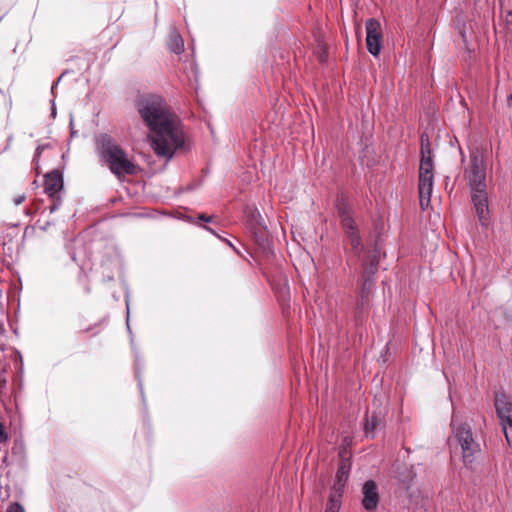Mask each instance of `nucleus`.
<instances>
[{"instance_id": "6", "label": "nucleus", "mask_w": 512, "mask_h": 512, "mask_svg": "<svg viewBox=\"0 0 512 512\" xmlns=\"http://www.w3.org/2000/svg\"><path fill=\"white\" fill-rule=\"evenodd\" d=\"M465 176L471 189L486 188V166L481 154L472 153L470 155Z\"/></svg>"}, {"instance_id": "22", "label": "nucleus", "mask_w": 512, "mask_h": 512, "mask_svg": "<svg viewBox=\"0 0 512 512\" xmlns=\"http://www.w3.org/2000/svg\"><path fill=\"white\" fill-rule=\"evenodd\" d=\"M351 443H352V440L349 437H345L343 439V443L340 447L339 452L344 451V453H350V451H348V447L351 445Z\"/></svg>"}, {"instance_id": "14", "label": "nucleus", "mask_w": 512, "mask_h": 512, "mask_svg": "<svg viewBox=\"0 0 512 512\" xmlns=\"http://www.w3.org/2000/svg\"><path fill=\"white\" fill-rule=\"evenodd\" d=\"M343 492L331 490L325 512H339L342 504Z\"/></svg>"}, {"instance_id": "16", "label": "nucleus", "mask_w": 512, "mask_h": 512, "mask_svg": "<svg viewBox=\"0 0 512 512\" xmlns=\"http://www.w3.org/2000/svg\"><path fill=\"white\" fill-rule=\"evenodd\" d=\"M378 425V418L373 414L370 417H367L366 423L364 426L366 436H374V431Z\"/></svg>"}, {"instance_id": "19", "label": "nucleus", "mask_w": 512, "mask_h": 512, "mask_svg": "<svg viewBox=\"0 0 512 512\" xmlns=\"http://www.w3.org/2000/svg\"><path fill=\"white\" fill-rule=\"evenodd\" d=\"M48 146H49L48 144H46V145H38V146H37V148H36V150H35V154H34V157H33V163H34V165H35V169H36V171H38V168H39V159H40V156H41V154H42L43 150H44L45 148H47ZM38 173H39V172H37V174H38Z\"/></svg>"}, {"instance_id": "11", "label": "nucleus", "mask_w": 512, "mask_h": 512, "mask_svg": "<svg viewBox=\"0 0 512 512\" xmlns=\"http://www.w3.org/2000/svg\"><path fill=\"white\" fill-rule=\"evenodd\" d=\"M471 199L480 222L485 225L489 218L488 196L486 188L471 189Z\"/></svg>"}, {"instance_id": "9", "label": "nucleus", "mask_w": 512, "mask_h": 512, "mask_svg": "<svg viewBox=\"0 0 512 512\" xmlns=\"http://www.w3.org/2000/svg\"><path fill=\"white\" fill-rule=\"evenodd\" d=\"M246 224L255 237L264 240L267 237L268 230L262 215L255 206H246L244 209Z\"/></svg>"}, {"instance_id": "17", "label": "nucleus", "mask_w": 512, "mask_h": 512, "mask_svg": "<svg viewBox=\"0 0 512 512\" xmlns=\"http://www.w3.org/2000/svg\"><path fill=\"white\" fill-rule=\"evenodd\" d=\"M7 316L5 300L2 293V288L0 287V333L4 331L3 322Z\"/></svg>"}, {"instance_id": "1", "label": "nucleus", "mask_w": 512, "mask_h": 512, "mask_svg": "<svg viewBox=\"0 0 512 512\" xmlns=\"http://www.w3.org/2000/svg\"><path fill=\"white\" fill-rule=\"evenodd\" d=\"M138 112L150 130L151 147L158 157L169 161L184 145V133L178 118L171 113L165 100L158 96L141 98Z\"/></svg>"}, {"instance_id": "5", "label": "nucleus", "mask_w": 512, "mask_h": 512, "mask_svg": "<svg viewBox=\"0 0 512 512\" xmlns=\"http://www.w3.org/2000/svg\"><path fill=\"white\" fill-rule=\"evenodd\" d=\"M337 212L342 228L345 230L349 239L352 251L355 256L359 257L363 251V243L359 233L357 232V225L351 215V211L344 202H339L337 204Z\"/></svg>"}, {"instance_id": "3", "label": "nucleus", "mask_w": 512, "mask_h": 512, "mask_svg": "<svg viewBox=\"0 0 512 512\" xmlns=\"http://www.w3.org/2000/svg\"><path fill=\"white\" fill-rule=\"evenodd\" d=\"M452 435L448 439L450 448L459 446L462 453V461L466 468H472L476 458L481 452L480 444L474 439L470 425L458 423L455 416L451 421Z\"/></svg>"}, {"instance_id": "20", "label": "nucleus", "mask_w": 512, "mask_h": 512, "mask_svg": "<svg viewBox=\"0 0 512 512\" xmlns=\"http://www.w3.org/2000/svg\"><path fill=\"white\" fill-rule=\"evenodd\" d=\"M376 271H377V264H371L370 267L364 271L363 278H364L365 283L372 281V277L376 273Z\"/></svg>"}, {"instance_id": "25", "label": "nucleus", "mask_w": 512, "mask_h": 512, "mask_svg": "<svg viewBox=\"0 0 512 512\" xmlns=\"http://www.w3.org/2000/svg\"><path fill=\"white\" fill-rule=\"evenodd\" d=\"M198 218L205 222H210L212 220V216H207L205 214H200Z\"/></svg>"}, {"instance_id": "4", "label": "nucleus", "mask_w": 512, "mask_h": 512, "mask_svg": "<svg viewBox=\"0 0 512 512\" xmlns=\"http://www.w3.org/2000/svg\"><path fill=\"white\" fill-rule=\"evenodd\" d=\"M433 161L428 138L421 136V161L419 167V201L422 210H426L431 202L433 191Z\"/></svg>"}, {"instance_id": "23", "label": "nucleus", "mask_w": 512, "mask_h": 512, "mask_svg": "<svg viewBox=\"0 0 512 512\" xmlns=\"http://www.w3.org/2000/svg\"><path fill=\"white\" fill-rule=\"evenodd\" d=\"M8 439V435L5 432L4 425L0 422V443L6 442Z\"/></svg>"}, {"instance_id": "15", "label": "nucleus", "mask_w": 512, "mask_h": 512, "mask_svg": "<svg viewBox=\"0 0 512 512\" xmlns=\"http://www.w3.org/2000/svg\"><path fill=\"white\" fill-rule=\"evenodd\" d=\"M169 49L175 54H180L184 51V42L182 37L175 31L171 32L168 42Z\"/></svg>"}, {"instance_id": "27", "label": "nucleus", "mask_w": 512, "mask_h": 512, "mask_svg": "<svg viewBox=\"0 0 512 512\" xmlns=\"http://www.w3.org/2000/svg\"><path fill=\"white\" fill-rule=\"evenodd\" d=\"M59 81H60V78L52 85V87H51V92L52 93L54 92V89L58 85Z\"/></svg>"}, {"instance_id": "10", "label": "nucleus", "mask_w": 512, "mask_h": 512, "mask_svg": "<svg viewBox=\"0 0 512 512\" xmlns=\"http://www.w3.org/2000/svg\"><path fill=\"white\" fill-rule=\"evenodd\" d=\"M340 464L335 475L332 490L344 492L351 470V453L339 452Z\"/></svg>"}, {"instance_id": "8", "label": "nucleus", "mask_w": 512, "mask_h": 512, "mask_svg": "<svg viewBox=\"0 0 512 512\" xmlns=\"http://www.w3.org/2000/svg\"><path fill=\"white\" fill-rule=\"evenodd\" d=\"M366 46L368 52L377 57L382 50L383 31L378 20L371 18L365 23Z\"/></svg>"}, {"instance_id": "24", "label": "nucleus", "mask_w": 512, "mask_h": 512, "mask_svg": "<svg viewBox=\"0 0 512 512\" xmlns=\"http://www.w3.org/2000/svg\"><path fill=\"white\" fill-rule=\"evenodd\" d=\"M25 200V195H18L13 199L15 205H20Z\"/></svg>"}, {"instance_id": "13", "label": "nucleus", "mask_w": 512, "mask_h": 512, "mask_svg": "<svg viewBox=\"0 0 512 512\" xmlns=\"http://www.w3.org/2000/svg\"><path fill=\"white\" fill-rule=\"evenodd\" d=\"M495 409L501 424L512 419V402L508 401L504 395L496 396Z\"/></svg>"}, {"instance_id": "21", "label": "nucleus", "mask_w": 512, "mask_h": 512, "mask_svg": "<svg viewBox=\"0 0 512 512\" xmlns=\"http://www.w3.org/2000/svg\"><path fill=\"white\" fill-rule=\"evenodd\" d=\"M6 512H25V509L20 503L14 502L7 507Z\"/></svg>"}, {"instance_id": "26", "label": "nucleus", "mask_w": 512, "mask_h": 512, "mask_svg": "<svg viewBox=\"0 0 512 512\" xmlns=\"http://www.w3.org/2000/svg\"><path fill=\"white\" fill-rule=\"evenodd\" d=\"M52 116L55 117L56 115V108H55V102L52 101V112H51Z\"/></svg>"}, {"instance_id": "2", "label": "nucleus", "mask_w": 512, "mask_h": 512, "mask_svg": "<svg viewBox=\"0 0 512 512\" xmlns=\"http://www.w3.org/2000/svg\"><path fill=\"white\" fill-rule=\"evenodd\" d=\"M97 151L101 160L107 164L112 174L118 179L138 173V166L132 162L126 151L108 134H101L97 139Z\"/></svg>"}, {"instance_id": "18", "label": "nucleus", "mask_w": 512, "mask_h": 512, "mask_svg": "<svg viewBox=\"0 0 512 512\" xmlns=\"http://www.w3.org/2000/svg\"><path fill=\"white\" fill-rule=\"evenodd\" d=\"M502 430L504 432L505 438L508 442V444L512 445V418L508 421H505L501 424Z\"/></svg>"}, {"instance_id": "29", "label": "nucleus", "mask_w": 512, "mask_h": 512, "mask_svg": "<svg viewBox=\"0 0 512 512\" xmlns=\"http://www.w3.org/2000/svg\"><path fill=\"white\" fill-rule=\"evenodd\" d=\"M226 242H227V244H228L230 247H232L235 251H237V250H236V248L234 247V245H233L230 241H227V240H226Z\"/></svg>"}, {"instance_id": "28", "label": "nucleus", "mask_w": 512, "mask_h": 512, "mask_svg": "<svg viewBox=\"0 0 512 512\" xmlns=\"http://www.w3.org/2000/svg\"><path fill=\"white\" fill-rule=\"evenodd\" d=\"M204 228H205L207 231H209V232L213 233L214 235H216L215 231H214L212 228L207 227V226H205Z\"/></svg>"}, {"instance_id": "12", "label": "nucleus", "mask_w": 512, "mask_h": 512, "mask_svg": "<svg viewBox=\"0 0 512 512\" xmlns=\"http://www.w3.org/2000/svg\"><path fill=\"white\" fill-rule=\"evenodd\" d=\"M361 504L367 512H373L379 504L378 487L375 481L367 480L362 486Z\"/></svg>"}, {"instance_id": "7", "label": "nucleus", "mask_w": 512, "mask_h": 512, "mask_svg": "<svg viewBox=\"0 0 512 512\" xmlns=\"http://www.w3.org/2000/svg\"><path fill=\"white\" fill-rule=\"evenodd\" d=\"M63 190V178L59 171L54 170L45 175L44 191L51 204L48 206L50 213H54L62 205L61 192Z\"/></svg>"}]
</instances>
